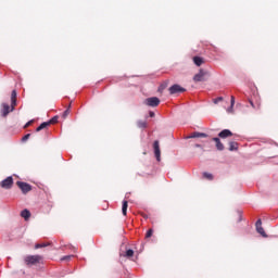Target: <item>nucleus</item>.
<instances>
[{
  "label": "nucleus",
  "instance_id": "obj_1",
  "mask_svg": "<svg viewBox=\"0 0 278 278\" xmlns=\"http://www.w3.org/2000/svg\"><path fill=\"white\" fill-rule=\"evenodd\" d=\"M40 260H42L41 255H27L24 257V262L26 266H34L36 264H40Z\"/></svg>",
  "mask_w": 278,
  "mask_h": 278
},
{
  "label": "nucleus",
  "instance_id": "obj_2",
  "mask_svg": "<svg viewBox=\"0 0 278 278\" xmlns=\"http://www.w3.org/2000/svg\"><path fill=\"white\" fill-rule=\"evenodd\" d=\"M169 94H181L186 92V88L181 87V85H173L169 87Z\"/></svg>",
  "mask_w": 278,
  "mask_h": 278
},
{
  "label": "nucleus",
  "instance_id": "obj_3",
  "mask_svg": "<svg viewBox=\"0 0 278 278\" xmlns=\"http://www.w3.org/2000/svg\"><path fill=\"white\" fill-rule=\"evenodd\" d=\"M12 186H14V178L12 176H9L1 181V188H4V190H11Z\"/></svg>",
  "mask_w": 278,
  "mask_h": 278
},
{
  "label": "nucleus",
  "instance_id": "obj_4",
  "mask_svg": "<svg viewBox=\"0 0 278 278\" xmlns=\"http://www.w3.org/2000/svg\"><path fill=\"white\" fill-rule=\"evenodd\" d=\"M144 104L148 105L149 108H157V105H160V98L157 97L147 98L144 100Z\"/></svg>",
  "mask_w": 278,
  "mask_h": 278
},
{
  "label": "nucleus",
  "instance_id": "obj_5",
  "mask_svg": "<svg viewBox=\"0 0 278 278\" xmlns=\"http://www.w3.org/2000/svg\"><path fill=\"white\" fill-rule=\"evenodd\" d=\"M154 149V157H156V162H162V151L160 150V141L155 140L153 143Z\"/></svg>",
  "mask_w": 278,
  "mask_h": 278
},
{
  "label": "nucleus",
  "instance_id": "obj_6",
  "mask_svg": "<svg viewBox=\"0 0 278 278\" xmlns=\"http://www.w3.org/2000/svg\"><path fill=\"white\" fill-rule=\"evenodd\" d=\"M16 185L18 186L20 190H22L23 194H27V192H30L31 185L23 181H17Z\"/></svg>",
  "mask_w": 278,
  "mask_h": 278
},
{
  "label": "nucleus",
  "instance_id": "obj_7",
  "mask_svg": "<svg viewBox=\"0 0 278 278\" xmlns=\"http://www.w3.org/2000/svg\"><path fill=\"white\" fill-rule=\"evenodd\" d=\"M255 227L257 233H260L263 238H268V235H266V231H264V227H262V219L256 220Z\"/></svg>",
  "mask_w": 278,
  "mask_h": 278
},
{
  "label": "nucleus",
  "instance_id": "obj_8",
  "mask_svg": "<svg viewBox=\"0 0 278 278\" xmlns=\"http://www.w3.org/2000/svg\"><path fill=\"white\" fill-rule=\"evenodd\" d=\"M230 136H233V132H231L229 129H223L218 134V138H223V139L230 138Z\"/></svg>",
  "mask_w": 278,
  "mask_h": 278
},
{
  "label": "nucleus",
  "instance_id": "obj_9",
  "mask_svg": "<svg viewBox=\"0 0 278 278\" xmlns=\"http://www.w3.org/2000/svg\"><path fill=\"white\" fill-rule=\"evenodd\" d=\"M2 116L5 117L8 116V114H10V112H12V109H10V104L8 103H2Z\"/></svg>",
  "mask_w": 278,
  "mask_h": 278
},
{
  "label": "nucleus",
  "instance_id": "obj_10",
  "mask_svg": "<svg viewBox=\"0 0 278 278\" xmlns=\"http://www.w3.org/2000/svg\"><path fill=\"white\" fill-rule=\"evenodd\" d=\"M190 138H207V134L195 131L187 137V139H190Z\"/></svg>",
  "mask_w": 278,
  "mask_h": 278
},
{
  "label": "nucleus",
  "instance_id": "obj_11",
  "mask_svg": "<svg viewBox=\"0 0 278 278\" xmlns=\"http://www.w3.org/2000/svg\"><path fill=\"white\" fill-rule=\"evenodd\" d=\"M21 216H22L23 219L29 220V218L31 217V213L29 212V210L24 208V210L21 212Z\"/></svg>",
  "mask_w": 278,
  "mask_h": 278
},
{
  "label": "nucleus",
  "instance_id": "obj_12",
  "mask_svg": "<svg viewBox=\"0 0 278 278\" xmlns=\"http://www.w3.org/2000/svg\"><path fill=\"white\" fill-rule=\"evenodd\" d=\"M127 207H129V202L127 200H124L122 202V214H123V216H127Z\"/></svg>",
  "mask_w": 278,
  "mask_h": 278
},
{
  "label": "nucleus",
  "instance_id": "obj_13",
  "mask_svg": "<svg viewBox=\"0 0 278 278\" xmlns=\"http://www.w3.org/2000/svg\"><path fill=\"white\" fill-rule=\"evenodd\" d=\"M203 77H205V74L203 73V71H200L193 76V81H202Z\"/></svg>",
  "mask_w": 278,
  "mask_h": 278
},
{
  "label": "nucleus",
  "instance_id": "obj_14",
  "mask_svg": "<svg viewBox=\"0 0 278 278\" xmlns=\"http://www.w3.org/2000/svg\"><path fill=\"white\" fill-rule=\"evenodd\" d=\"M51 125V122H42L37 128L36 131H42V129H47Z\"/></svg>",
  "mask_w": 278,
  "mask_h": 278
},
{
  "label": "nucleus",
  "instance_id": "obj_15",
  "mask_svg": "<svg viewBox=\"0 0 278 278\" xmlns=\"http://www.w3.org/2000/svg\"><path fill=\"white\" fill-rule=\"evenodd\" d=\"M203 62H205L203 60V58H201V56H193V63L195 64V66H201L203 64Z\"/></svg>",
  "mask_w": 278,
  "mask_h": 278
},
{
  "label": "nucleus",
  "instance_id": "obj_16",
  "mask_svg": "<svg viewBox=\"0 0 278 278\" xmlns=\"http://www.w3.org/2000/svg\"><path fill=\"white\" fill-rule=\"evenodd\" d=\"M236 105V97L231 96L230 106L227 109V112H233V106Z\"/></svg>",
  "mask_w": 278,
  "mask_h": 278
},
{
  "label": "nucleus",
  "instance_id": "obj_17",
  "mask_svg": "<svg viewBox=\"0 0 278 278\" xmlns=\"http://www.w3.org/2000/svg\"><path fill=\"white\" fill-rule=\"evenodd\" d=\"M229 151H238V142L236 141H230L229 142V148H228Z\"/></svg>",
  "mask_w": 278,
  "mask_h": 278
},
{
  "label": "nucleus",
  "instance_id": "obj_18",
  "mask_svg": "<svg viewBox=\"0 0 278 278\" xmlns=\"http://www.w3.org/2000/svg\"><path fill=\"white\" fill-rule=\"evenodd\" d=\"M137 126L139 127V129H147V121L139 119L137 122Z\"/></svg>",
  "mask_w": 278,
  "mask_h": 278
},
{
  "label": "nucleus",
  "instance_id": "obj_19",
  "mask_svg": "<svg viewBox=\"0 0 278 278\" xmlns=\"http://www.w3.org/2000/svg\"><path fill=\"white\" fill-rule=\"evenodd\" d=\"M215 147H216L217 151H225V144H223V142L220 140L217 141V143H215Z\"/></svg>",
  "mask_w": 278,
  "mask_h": 278
},
{
  "label": "nucleus",
  "instance_id": "obj_20",
  "mask_svg": "<svg viewBox=\"0 0 278 278\" xmlns=\"http://www.w3.org/2000/svg\"><path fill=\"white\" fill-rule=\"evenodd\" d=\"M202 175L205 179H208L210 181H212V179H214V175H212L207 172H204Z\"/></svg>",
  "mask_w": 278,
  "mask_h": 278
},
{
  "label": "nucleus",
  "instance_id": "obj_21",
  "mask_svg": "<svg viewBox=\"0 0 278 278\" xmlns=\"http://www.w3.org/2000/svg\"><path fill=\"white\" fill-rule=\"evenodd\" d=\"M68 114H71V104L68 105V109H66L64 112H63V118H66L68 116Z\"/></svg>",
  "mask_w": 278,
  "mask_h": 278
},
{
  "label": "nucleus",
  "instance_id": "obj_22",
  "mask_svg": "<svg viewBox=\"0 0 278 278\" xmlns=\"http://www.w3.org/2000/svg\"><path fill=\"white\" fill-rule=\"evenodd\" d=\"M126 257H134V250L132 249H128L126 251Z\"/></svg>",
  "mask_w": 278,
  "mask_h": 278
},
{
  "label": "nucleus",
  "instance_id": "obj_23",
  "mask_svg": "<svg viewBox=\"0 0 278 278\" xmlns=\"http://www.w3.org/2000/svg\"><path fill=\"white\" fill-rule=\"evenodd\" d=\"M45 247H48L47 243H37L35 244V249H45Z\"/></svg>",
  "mask_w": 278,
  "mask_h": 278
},
{
  "label": "nucleus",
  "instance_id": "obj_24",
  "mask_svg": "<svg viewBox=\"0 0 278 278\" xmlns=\"http://www.w3.org/2000/svg\"><path fill=\"white\" fill-rule=\"evenodd\" d=\"M30 137H31V134H26V135L22 138V142H27V140H29Z\"/></svg>",
  "mask_w": 278,
  "mask_h": 278
},
{
  "label": "nucleus",
  "instance_id": "obj_25",
  "mask_svg": "<svg viewBox=\"0 0 278 278\" xmlns=\"http://www.w3.org/2000/svg\"><path fill=\"white\" fill-rule=\"evenodd\" d=\"M50 125H53V123H58V115L53 116L50 121H48Z\"/></svg>",
  "mask_w": 278,
  "mask_h": 278
},
{
  "label": "nucleus",
  "instance_id": "obj_26",
  "mask_svg": "<svg viewBox=\"0 0 278 278\" xmlns=\"http://www.w3.org/2000/svg\"><path fill=\"white\" fill-rule=\"evenodd\" d=\"M153 236V229H148L146 232V238H151Z\"/></svg>",
  "mask_w": 278,
  "mask_h": 278
},
{
  "label": "nucleus",
  "instance_id": "obj_27",
  "mask_svg": "<svg viewBox=\"0 0 278 278\" xmlns=\"http://www.w3.org/2000/svg\"><path fill=\"white\" fill-rule=\"evenodd\" d=\"M71 257H73V255H65L61 258L62 262H68L71 261Z\"/></svg>",
  "mask_w": 278,
  "mask_h": 278
},
{
  "label": "nucleus",
  "instance_id": "obj_28",
  "mask_svg": "<svg viewBox=\"0 0 278 278\" xmlns=\"http://www.w3.org/2000/svg\"><path fill=\"white\" fill-rule=\"evenodd\" d=\"M14 108H16V100H11V112H14Z\"/></svg>",
  "mask_w": 278,
  "mask_h": 278
},
{
  "label": "nucleus",
  "instance_id": "obj_29",
  "mask_svg": "<svg viewBox=\"0 0 278 278\" xmlns=\"http://www.w3.org/2000/svg\"><path fill=\"white\" fill-rule=\"evenodd\" d=\"M11 100H16V90L11 92Z\"/></svg>",
  "mask_w": 278,
  "mask_h": 278
},
{
  "label": "nucleus",
  "instance_id": "obj_30",
  "mask_svg": "<svg viewBox=\"0 0 278 278\" xmlns=\"http://www.w3.org/2000/svg\"><path fill=\"white\" fill-rule=\"evenodd\" d=\"M220 101H223V97H218L214 100V103H220Z\"/></svg>",
  "mask_w": 278,
  "mask_h": 278
},
{
  "label": "nucleus",
  "instance_id": "obj_31",
  "mask_svg": "<svg viewBox=\"0 0 278 278\" xmlns=\"http://www.w3.org/2000/svg\"><path fill=\"white\" fill-rule=\"evenodd\" d=\"M149 116H150V118H155V112L150 111V112H149Z\"/></svg>",
  "mask_w": 278,
  "mask_h": 278
},
{
  "label": "nucleus",
  "instance_id": "obj_32",
  "mask_svg": "<svg viewBox=\"0 0 278 278\" xmlns=\"http://www.w3.org/2000/svg\"><path fill=\"white\" fill-rule=\"evenodd\" d=\"M212 140H213V142H215V144H217V142H219V141H220V138H218V137H214Z\"/></svg>",
  "mask_w": 278,
  "mask_h": 278
},
{
  "label": "nucleus",
  "instance_id": "obj_33",
  "mask_svg": "<svg viewBox=\"0 0 278 278\" xmlns=\"http://www.w3.org/2000/svg\"><path fill=\"white\" fill-rule=\"evenodd\" d=\"M238 214H239V223H241V220H242V211H238Z\"/></svg>",
  "mask_w": 278,
  "mask_h": 278
},
{
  "label": "nucleus",
  "instance_id": "obj_34",
  "mask_svg": "<svg viewBox=\"0 0 278 278\" xmlns=\"http://www.w3.org/2000/svg\"><path fill=\"white\" fill-rule=\"evenodd\" d=\"M195 148H197V149H203V146L197 143V144H195Z\"/></svg>",
  "mask_w": 278,
  "mask_h": 278
},
{
  "label": "nucleus",
  "instance_id": "obj_35",
  "mask_svg": "<svg viewBox=\"0 0 278 278\" xmlns=\"http://www.w3.org/2000/svg\"><path fill=\"white\" fill-rule=\"evenodd\" d=\"M250 104L252 108H255V104L253 103V100H250Z\"/></svg>",
  "mask_w": 278,
  "mask_h": 278
},
{
  "label": "nucleus",
  "instance_id": "obj_36",
  "mask_svg": "<svg viewBox=\"0 0 278 278\" xmlns=\"http://www.w3.org/2000/svg\"><path fill=\"white\" fill-rule=\"evenodd\" d=\"M29 125H31V121L27 122L25 127H29Z\"/></svg>",
  "mask_w": 278,
  "mask_h": 278
}]
</instances>
